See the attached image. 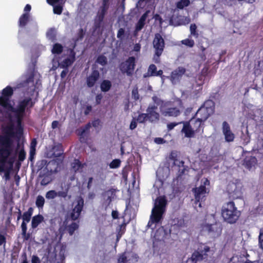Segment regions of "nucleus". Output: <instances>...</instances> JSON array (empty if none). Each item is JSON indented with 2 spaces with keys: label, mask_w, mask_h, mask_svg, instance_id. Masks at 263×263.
Here are the masks:
<instances>
[{
  "label": "nucleus",
  "mask_w": 263,
  "mask_h": 263,
  "mask_svg": "<svg viewBox=\"0 0 263 263\" xmlns=\"http://www.w3.org/2000/svg\"><path fill=\"white\" fill-rule=\"evenodd\" d=\"M206 228L209 232L217 234V235L220 234L222 231L221 225L217 223L208 224Z\"/></svg>",
  "instance_id": "26"
},
{
  "label": "nucleus",
  "mask_w": 263,
  "mask_h": 263,
  "mask_svg": "<svg viewBox=\"0 0 263 263\" xmlns=\"http://www.w3.org/2000/svg\"><path fill=\"white\" fill-rule=\"evenodd\" d=\"M76 53L72 49L70 51V57L64 59L60 63L59 66L62 68H68V67L72 65L75 61Z\"/></svg>",
  "instance_id": "20"
},
{
  "label": "nucleus",
  "mask_w": 263,
  "mask_h": 263,
  "mask_svg": "<svg viewBox=\"0 0 263 263\" xmlns=\"http://www.w3.org/2000/svg\"><path fill=\"white\" fill-rule=\"evenodd\" d=\"M86 33V29L80 28L79 29L76 36V41H81L84 38V36Z\"/></svg>",
  "instance_id": "41"
},
{
  "label": "nucleus",
  "mask_w": 263,
  "mask_h": 263,
  "mask_svg": "<svg viewBox=\"0 0 263 263\" xmlns=\"http://www.w3.org/2000/svg\"><path fill=\"white\" fill-rule=\"evenodd\" d=\"M111 86V82L109 80H104L100 84V88L102 91L107 92L110 89Z\"/></svg>",
  "instance_id": "31"
},
{
  "label": "nucleus",
  "mask_w": 263,
  "mask_h": 263,
  "mask_svg": "<svg viewBox=\"0 0 263 263\" xmlns=\"http://www.w3.org/2000/svg\"><path fill=\"white\" fill-rule=\"evenodd\" d=\"M162 114L165 117H177L179 116L181 111L177 107H170L165 110H161Z\"/></svg>",
  "instance_id": "21"
},
{
  "label": "nucleus",
  "mask_w": 263,
  "mask_h": 263,
  "mask_svg": "<svg viewBox=\"0 0 263 263\" xmlns=\"http://www.w3.org/2000/svg\"><path fill=\"white\" fill-rule=\"evenodd\" d=\"M210 182L208 178H203L201 180V184L198 187L193 188L192 192L194 194L195 203H199V206H201V202L205 200L206 196L209 193V190L206 186H210Z\"/></svg>",
  "instance_id": "5"
},
{
  "label": "nucleus",
  "mask_w": 263,
  "mask_h": 263,
  "mask_svg": "<svg viewBox=\"0 0 263 263\" xmlns=\"http://www.w3.org/2000/svg\"><path fill=\"white\" fill-rule=\"evenodd\" d=\"M79 228V225L76 222H72L67 227V230L70 235H72L74 231Z\"/></svg>",
  "instance_id": "37"
},
{
  "label": "nucleus",
  "mask_w": 263,
  "mask_h": 263,
  "mask_svg": "<svg viewBox=\"0 0 263 263\" xmlns=\"http://www.w3.org/2000/svg\"><path fill=\"white\" fill-rule=\"evenodd\" d=\"M221 215L224 221L233 224L238 220L240 212L237 210L233 201H229L222 206Z\"/></svg>",
  "instance_id": "4"
},
{
  "label": "nucleus",
  "mask_w": 263,
  "mask_h": 263,
  "mask_svg": "<svg viewBox=\"0 0 263 263\" xmlns=\"http://www.w3.org/2000/svg\"><path fill=\"white\" fill-rule=\"evenodd\" d=\"M152 100L157 105H159L162 102V101L156 96H153Z\"/></svg>",
  "instance_id": "56"
},
{
  "label": "nucleus",
  "mask_w": 263,
  "mask_h": 263,
  "mask_svg": "<svg viewBox=\"0 0 263 263\" xmlns=\"http://www.w3.org/2000/svg\"><path fill=\"white\" fill-rule=\"evenodd\" d=\"M157 71V67L155 64H151L147 70V76H155V74Z\"/></svg>",
  "instance_id": "38"
},
{
  "label": "nucleus",
  "mask_w": 263,
  "mask_h": 263,
  "mask_svg": "<svg viewBox=\"0 0 263 263\" xmlns=\"http://www.w3.org/2000/svg\"><path fill=\"white\" fill-rule=\"evenodd\" d=\"M26 153L25 151L24 147L20 149L17 153V160L20 161H24L26 159Z\"/></svg>",
  "instance_id": "39"
},
{
  "label": "nucleus",
  "mask_w": 263,
  "mask_h": 263,
  "mask_svg": "<svg viewBox=\"0 0 263 263\" xmlns=\"http://www.w3.org/2000/svg\"><path fill=\"white\" fill-rule=\"evenodd\" d=\"M182 43L188 47H193L194 46L195 42L194 40L186 39L182 41Z\"/></svg>",
  "instance_id": "48"
},
{
  "label": "nucleus",
  "mask_w": 263,
  "mask_h": 263,
  "mask_svg": "<svg viewBox=\"0 0 263 263\" xmlns=\"http://www.w3.org/2000/svg\"><path fill=\"white\" fill-rule=\"evenodd\" d=\"M121 160L118 159L113 160L109 164V167L111 168H118L121 165Z\"/></svg>",
  "instance_id": "43"
},
{
  "label": "nucleus",
  "mask_w": 263,
  "mask_h": 263,
  "mask_svg": "<svg viewBox=\"0 0 263 263\" xmlns=\"http://www.w3.org/2000/svg\"><path fill=\"white\" fill-rule=\"evenodd\" d=\"M45 203V199L44 198L41 196V195H38L36 197V201H35V205L36 206L40 209H42L44 206Z\"/></svg>",
  "instance_id": "35"
},
{
  "label": "nucleus",
  "mask_w": 263,
  "mask_h": 263,
  "mask_svg": "<svg viewBox=\"0 0 263 263\" xmlns=\"http://www.w3.org/2000/svg\"><path fill=\"white\" fill-rule=\"evenodd\" d=\"M178 154L176 151H172L169 156L170 160L173 161V164L177 166L178 167L182 166L184 164V162L182 160L179 161L177 159Z\"/></svg>",
  "instance_id": "24"
},
{
  "label": "nucleus",
  "mask_w": 263,
  "mask_h": 263,
  "mask_svg": "<svg viewBox=\"0 0 263 263\" xmlns=\"http://www.w3.org/2000/svg\"><path fill=\"white\" fill-rule=\"evenodd\" d=\"M149 11H147L142 14L136 26V30L138 31L141 30L145 24V21L147 17Z\"/></svg>",
  "instance_id": "27"
},
{
  "label": "nucleus",
  "mask_w": 263,
  "mask_h": 263,
  "mask_svg": "<svg viewBox=\"0 0 263 263\" xmlns=\"http://www.w3.org/2000/svg\"><path fill=\"white\" fill-rule=\"evenodd\" d=\"M180 124V122H171L167 124V128L168 131L172 130L176 126Z\"/></svg>",
  "instance_id": "55"
},
{
  "label": "nucleus",
  "mask_w": 263,
  "mask_h": 263,
  "mask_svg": "<svg viewBox=\"0 0 263 263\" xmlns=\"http://www.w3.org/2000/svg\"><path fill=\"white\" fill-rule=\"evenodd\" d=\"M165 45V41L162 35L159 33H155L153 41V47L154 49L153 60L155 63L160 62V57L164 51Z\"/></svg>",
  "instance_id": "7"
},
{
  "label": "nucleus",
  "mask_w": 263,
  "mask_h": 263,
  "mask_svg": "<svg viewBox=\"0 0 263 263\" xmlns=\"http://www.w3.org/2000/svg\"><path fill=\"white\" fill-rule=\"evenodd\" d=\"M44 221V217L43 215L39 214L34 216L31 220V228L34 229L36 228L38 226Z\"/></svg>",
  "instance_id": "29"
},
{
  "label": "nucleus",
  "mask_w": 263,
  "mask_h": 263,
  "mask_svg": "<svg viewBox=\"0 0 263 263\" xmlns=\"http://www.w3.org/2000/svg\"><path fill=\"white\" fill-rule=\"evenodd\" d=\"M243 263H263V262L260 259L252 261L249 259H247Z\"/></svg>",
  "instance_id": "63"
},
{
  "label": "nucleus",
  "mask_w": 263,
  "mask_h": 263,
  "mask_svg": "<svg viewBox=\"0 0 263 263\" xmlns=\"http://www.w3.org/2000/svg\"><path fill=\"white\" fill-rule=\"evenodd\" d=\"M227 192L229 198L233 200L240 198L242 195L241 187L234 182H230L228 184Z\"/></svg>",
  "instance_id": "10"
},
{
  "label": "nucleus",
  "mask_w": 263,
  "mask_h": 263,
  "mask_svg": "<svg viewBox=\"0 0 263 263\" xmlns=\"http://www.w3.org/2000/svg\"><path fill=\"white\" fill-rule=\"evenodd\" d=\"M29 14L28 13H23L18 20V25L21 27H24L29 21Z\"/></svg>",
  "instance_id": "30"
},
{
  "label": "nucleus",
  "mask_w": 263,
  "mask_h": 263,
  "mask_svg": "<svg viewBox=\"0 0 263 263\" xmlns=\"http://www.w3.org/2000/svg\"><path fill=\"white\" fill-rule=\"evenodd\" d=\"M96 62L102 66H105L107 64V59L105 56L100 55L97 58Z\"/></svg>",
  "instance_id": "40"
},
{
  "label": "nucleus",
  "mask_w": 263,
  "mask_h": 263,
  "mask_svg": "<svg viewBox=\"0 0 263 263\" xmlns=\"http://www.w3.org/2000/svg\"><path fill=\"white\" fill-rule=\"evenodd\" d=\"M222 133L224 136L226 141L230 142L234 141L235 135L231 130L230 126L226 121L222 123Z\"/></svg>",
  "instance_id": "17"
},
{
  "label": "nucleus",
  "mask_w": 263,
  "mask_h": 263,
  "mask_svg": "<svg viewBox=\"0 0 263 263\" xmlns=\"http://www.w3.org/2000/svg\"><path fill=\"white\" fill-rule=\"evenodd\" d=\"M28 222H26V221L23 220L21 226V228L22 229L21 235H22V238L23 239L24 241L28 240L31 237V234L27 232V224Z\"/></svg>",
  "instance_id": "23"
},
{
  "label": "nucleus",
  "mask_w": 263,
  "mask_h": 263,
  "mask_svg": "<svg viewBox=\"0 0 263 263\" xmlns=\"http://www.w3.org/2000/svg\"><path fill=\"white\" fill-rule=\"evenodd\" d=\"M167 202L165 196H160L156 199L154 208L165 211Z\"/></svg>",
  "instance_id": "19"
},
{
  "label": "nucleus",
  "mask_w": 263,
  "mask_h": 263,
  "mask_svg": "<svg viewBox=\"0 0 263 263\" xmlns=\"http://www.w3.org/2000/svg\"><path fill=\"white\" fill-rule=\"evenodd\" d=\"M91 125L88 123L84 126H82L77 129L76 133L80 137V141L82 143H86L89 136V131Z\"/></svg>",
  "instance_id": "14"
},
{
  "label": "nucleus",
  "mask_w": 263,
  "mask_h": 263,
  "mask_svg": "<svg viewBox=\"0 0 263 263\" xmlns=\"http://www.w3.org/2000/svg\"><path fill=\"white\" fill-rule=\"evenodd\" d=\"M137 124L136 121L135 119H133L130 124L129 128L131 130H133L137 127Z\"/></svg>",
  "instance_id": "58"
},
{
  "label": "nucleus",
  "mask_w": 263,
  "mask_h": 263,
  "mask_svg": "<svg viewBox=\"0 0 263 263\" xmlns=\"http://www.w3.org/2000/svg\"><path fill=\"white\" fill-rule=\"evenodd\" d=\"M63 50V46L59 43H55L53 45L51 52L53 54H61Z\"/></svg>",
  "instance_id": "33"
},
{
  "label": "nucleus",
  "mask_w": 263,
  "mask_h": 263,
  "mask_svg": "<svg viewBox=\"0 0 263 263\" xmlns=\"http://www.w3.org/2000/svg\"><path fill=\"white\" fill-rule=\"evenodd\" d=\"M100 78V72L96 67L93 66L91 73L86 77V79L87 86L89 88L93 87L97 82L99 80Z\"/></svg>",
  "instance_id": "12"
},
{
  "label": "nucleus",
  "mask_w": 263,
  "mask_h": 263,
  "mask_svg": "<svg viewBox=\"0 0 263 263\" xmlns=\"http://www.w3.org/2000/svg\"><path fill=\"white\" fill-rule=\"evenodd\" d=\"M35 149H30L29 151V159L31 161L34 159V155H35Z\"/></svg>",
  "instance_id": "57"
},
{
  "label": "nucleus",
  "mask_w": 263,
  "mask_h": 263,
  "mask_svg": "<svg viewBox=\"0 0 263 263\" xmlns=\"http://www.w3.org/2000/svg\"><path fill=\"white\" fill-rule=\"evenodd\" d=\"M185 72L186 69L183 67H178L177 69L173 70L170 77V80L172 84H176L177 83L179 82Z\"/></svg>",
  "instance_id": "13"
},
{
  "label": "nucleus",
  "mask_w": 263,
  "mask_h": 263,
  "mask_svg": "<svg viewBox=\"0 0 263 263\" xmlns=\"http://www.w3.org/2000/svg\"><path fill=\"white\" fill-rule=\"evenodd\" d=\"M74 208L72 209L69 214H67V219L70 218L71 220L76 221L78 219L83 211L84 201L83 198L81 196L78 197L73 202Z\"/></svg>",
  "instance_id": "8"
},
{
  "label": "nucleus",
  "mask_w": 263,
  "mask_h": 263,
  "mask_svg": "<svg viewBox=\"0 0 263 263\" xmlns=\"http://www.w3.org/2000/svg\"><path fill=\"white\" fill-rule=\"evenodd\" d=\"M128 259L125 255V252L121 254L118 259V263H127Z\"/></svg>",
  "instance_id": "47"
},
{
  "label": "nucleus",
  "mask_w": 263,
  "mask_h": 263,
  "mask_svg": "<svg viewBox=\"0 0 263 263\" xmlns=\"http://www.w3.org/2000/svg\"><path fill=\"white\" fill-rule=\"evenodd\" d=\"M165 211L154 208L152 209L150 217V220L148 222L147 226L151 227L153 223H158L162 218V216Z\"/></svg>",
  "instance_id": "15"
},
{
  "label": "nucleus",
  "mask_w": 263,
  "mask_h": 263,
  "mask_svg": "<svg viewBox=\"0 0 263 263\" xmlns=\"http://www.w3.org/2000/svg\"><path fill=\"white\" fill-rule=\"evenodd\" d=\"M72 167L73 170L75 172H77L80 168L82 167V165L81 162L79 160L76 159L74 160V161L72 164Z\"/></svg>",
  "instance_id": "45"
},
{
  "label": "nucleus",
  "mask_w": 263,
  "mask_h": 263,
  "mask_svg": "<svg viewBox=\"0 0 263 263\" xmlns=\"http://www.w3.org/2000/svg\"><path fill=\"white\" fill-rule=\"evenodd\" d=\"M257 162V159L255 157H246L244 159L243 165L248 169H251L254 166Z\"/></svg>",
  "instance_id": "25"
},
{
  "label": "nucleus",
  "mask_w": 263,
  "mask_h": 263,
  "mask_svg": "<svg viewBox=\"0 0 263 263\" xmlns=\"http://www.w3.org/2000/svg\"><path fill=\"white\" fill-rule=\"evenodd\" d=\"M196 29L197 26L195 24H192L190 25L191 34L196 37H197L198 36V33L196 31Z\"/></svg>",
  "instance_id": "49"
},
{
  "label": "nucleus",
  "mask_w": 263,
  "mask_h": 263,
  "mask_svg": "<svg viewBox=\"0 0 263 263\" xmlns=\"http://www.w3.org/2000/svg\"><path fill=\"white\" fill-rule=\"evenodd\" d=\"M214 251L210 247L205 244H201L194 251L191 258L194 263L201 261H204L205 263H214Z\"/></svg>",
  "instance_id": "3"
},
{
  "label": "nucleus",
  "mask_w": 263,
  "mask_h": 263,
  "mask_svg": "<svg viewBox=\"0 0 263 263\" xmlns=\"http://www.w3.org/2000/svg\"><path fill=\"white\" fill-rule=\"evenodd\" d=\"M31 263H41V260L37 256L33 255L31 258Z\"/></svg>",
  "instance_id": "60"
},
{
  "label": "nucleus",
  "mask_w": 263,
  "mask_h": 263,
  "mask_svg": "<svg viewBox=\"0 0 263 263\" xmlns=\"http://www.w3.org/2000/svg\"><path fill=\"white\" fill-rule=\"evenodd\" d=\"M63 145L61 143H58L54 145L50 152L51 154L48 157L49 158H57L62 156L63 154Z\"/></svg>",
  "instance_id": "22"
},
{
  "label": "nucleus",
  "mask_w": 263,
  "mask_h": 263,
  "mask_svg": "<svg viewBox=\"0 0 263 263\" xmlns=\"http://www.w3.org/2000/svg\"><path fill=\"white\" fill-rule=\"evenodd\" d=\"M139 123H144L148 121L147 116L146 113L139 114L136 119Z\"/></svg>",
  "instance_id": "36"
},
{
  "label": "nucleus",
  "mask_w": 263,
  "mask_h": 263,
  "mask_svg": "<svg viewBox=\"0 0 263 263\" xmlns=\"http://www.w3.org/2000/svg\"><path fill=\"white\" fill-rule=\"evenodd\" d=\"M190 4V0H180L176 4V6L177 9H183L184 7L189 6Z\"/></svg>",
  "instance_id": "34"
},
{
  "label": "nucleus",
  "mask_w": 263,
  "mask_h": 263,
  "mask_svg": "<svg viewBox=\"0 0 263 263\" xmlns=\"http://www.w3.org/2000/svg\"><path fill=\"white\" fill-rule=\"evenodd\" d=\"M215 111V103L211 100L205 101L198 109L195 116L197 118L204 122Z\"/></svg>",
  "instance_id": "6"
},
{
  "label": "nucleus",
  "mask_w": 263,
  "mask_h": 263,
  "mask_svg": "<svg viewBox=\"0 0 263 263\" xmlns=\"http://www.w3.org/2000/svg\"><path fill=\"white\" fill-rule=\"evenodd\" d=\"M36 144H37L36 140L35 138L33 139L30 143V149H35Z\"/></svg>",
  "instance_id": "62"
},
{
  "label": "nucleus",
  "mask_w": 263,
  "mask_h": 263,
  "mask_svg": "<svg viewBox=\"0 0 263 263\" xmlns=\"http://www.w3.org/2000/svg\"><path fill=\"white\" fill-rule=\"evenodd\" d=\"M191 127L195 134L201 135L203 133L204 122L198 119L192 117L190 120Z\"/></svg>",
  "instance_id": "16"
},
{
  "label": "nucleus",
  "mask_w": 263,
  "mask_h": 263,
  "mask_svg": "<svg viewBox=\"0 0 263 263\" xmlns=\"http://www.w3.org/2000/svg\"><path fill=\"white\" fill-rule=\"evenodd\" d=\"M13 92L14 89L10 86H7L4 88L2 91V96H0V106L6 110L10 119H12V116L10 113L8 112H12L14 114V118L18 127L17 133L21 135L23 133V128L21 124L25 116L26 109V108L27 110L28 109V108H27L28 106H29V108L33 107L35 104V102L33 101L30 97L25 98L19 101L16 107H14L11 104L10 100ZM2 109L0 108V114H2Z\"/></svg>",
  "instance_id": "1"
},
{
  "label": "nucleus",
  "mask_w": 263,
  "mask_h": 263,
  "mask_svg": "<svg viewBox=\"0 0 263 263\" xmlns=\"http://www.w3.org/2000/svg\"><path fill=\"white\" fill-rule=\"evenodd\" d=\"M116 190L114 189H110L106 192V194L107 195V198L105 199V203L106 204V208L110 205L112 199L116 195Z\"/></svg>",
  "instance_id": "28"
},
{
  "label": "nucleus",
  "mask_w": 263,
  "mask_h": 263,
  "mask_svg": "<svg viewBox=\"0 0 263 263\" xmlns=\"http://www.w3.org/2000/svg\"><path fill=\"white\" fill-rule=\"evenodd\" d=\"M186 170V167L184 165V164L182 166L179 167L178 170V177H181L184 174L185 171Z\"/></svg>",
  "instance_id": "54"
},
{
  "label": "nucleus",
  "mask_w": 263,
  "mask_h": 263,
  "mask_svg": "<svg viewBox=\"0 0 263 263\" xmlns=\"http://www.w3.org/2000/svg\"><path fill=\"white\" fill-rule=\"evenodd\" d=\"M125 36V30L124 28H120L117 32V36L120 40H122Z\"/></svg>",
  "instance_id": "52"
},
{
  "label": "nucleus",
  "mask_w": 263,
  "mask_h": 263,
  "mask_svg": "<svg viewBox=\"0 0 263 263\" xmlns=\"http://www.w3.org/2000/svg\"><path fill=\"white\" fill-rule=\"evenodd\" d=\"M258 244L260 248L263 251V228H261L259 231Z\"/></svg>",
  "instance_id": "46"
},
{
  "label": "nucleus",
  "mask_w": 263,
  "mask_h": 263,
  "mask_svg": "<svg viewBox=\"0 0 263 263\" xmlns=\"http://www.w3.org/2000/svg\"><path fill=\"white\" fill-rule=\"evenodd\" d=\"M58 196V193L54 190H50L48 191L45 197L48 199H53Z\"/></svg>",
  "instance_id": "42"
},
{
  "label": "nucleus",
  "mask_w": 263,
  "mask_h": 263,
  "mask_svg": "<svg viewBox=\"0 0 263 263\" xmlns=\"http://www.w3.org/2000/svg\"><path fill=\"white\" fill-rule=\"evenodd\" d=\"M157 109V106L155 105H149L147 107L146 114L149 122L156 123L160 120V115Z\"/></svg>",
  "instance_id": "11"
},
{
  "label": "nucleus",
  "mask_w": 263,
  "mask_h": 263,
  "mask_svg": "<svg viewBox=\"0 0 263 263\" xmlns=\"http://www.w3.org/2000/svg\"><path fill=\"white\" fill-rule=\"evenodd\" d=\"M0 173L4 172V178L7 181L10 179L15 156H12V150L8 140L0 141Z\"/></svg>",
  "instance_id": "2"
},
{
  "label": "nucleus",
  "mask_w": 263,
  "mask_h": 263,
  "mask_svg": "<svg viewBox=\"0 0 263 263\" xmlns=\"http://www.w3.org/2000/svg\"><path fill=\"white\" fill-rule=\"evenodd\" d=\"M53 12L54 14L60 15L63 11V7L61 5H56L53 7Z\"/></svg>",
  "instance_id": "51"
},
{
  "label": "nucleus",
  "mask_w": 263,
  "mask_h": 263,
  "mask_svg": "<svg viewBox=\"0 0 263 263\" xmlns=\"http://www.w3.org/2000/svg\"><path fill=\"white\" fill-rule=\"evenodd\" d=\"M47 36L50 40H51L52 41H54L55 40L56 35L54 33V30L52 29L49 30L47 32Z\"/></svg>",
  "instance_id": "50"
},
{
  "label": "nucleus",
  "mask_w": 263,
  "mask_h": 263,
  "mask_svg": "<svg viewBox=\"0 0 263 263\" xmlns=\"http://www.w3.org/2000/svg\"><path fill=\"white\" fill-rule=\"evenodd\" d=\"M106 13V12H105V9L100 10L98 13L97 19L96 20L99 21L100 22H102L104 18Z\"/></svg>",
  "instance_id": "44"
},
{
  "label": "nucleus",
  "mask_w": 263,
  "mask_h": 263,
  "mask_svg": "<svg viewBox=\"0 0 263 263\" xmlns=\"http://www.w3.org/2000/svg\"><path fill=\"white\" fill-rule=\"evenodd\" d=\"M136 66V58L134 57H128L124 62L119 65V68L122 73H126L128 76H132Z\"/></svg>",
  "instance_id": "9"
},
{
  "label": "nucleus",
  "mask_w": 263,
  "mask_h": 263,
  "mask_svg": "<svg viewBox=\"0 0 263 263\" xmlns=\"http://www.w3.org/2000/svg\"><path fill=\"white\" fill-rule=\"evenodd\" d=\"M180 123L183 124V126L181 132L184 134L185 137L187 138L194 137L196 134L193 131L191 123L189 121H181Z\"/></svg>",
  "instance_id": "18"
},
{
  "label": "nucleus",
  "mask_w": 263,
  "mask_h": 263,
  "mask_svg": "<svg viewBox=\"0 0 263 263\" xmlns=\"http://www.w3.org/2000/svg\"><path fill=\"white\" fill-rule=\"evenodd\" d=\"M103 96L101 93L98 94L96 96V102L97 104H99L101 103V100L102 99Z\"/></svg>",
  "instance_id": "61"
},
{
  "label": "nucleus",
  "mask_w": 263,
  "mask_h": 263,
  "mask_svg": "<svg viewBox=\"0 0 263 263\" xmlns=\"http://www.w3.org/2000/svg\"><path fill=\"white\" fill-rule=\"evenodd\" d=\"M64 69L61 73V77L62 79H64L66 76L68 72V68H64Z\"/></svg>",
  "instance_id": "64"
},
{
  "label": "nucleus",
  "mask_w": 263,
  "mask_h": 263,
  "mask_svg": "<svg viewBox=\"0 0 263 263\" xmlns=\"http://www.w3.org/2000/svg\"><path fill=\"white\" fill-rule=\"evenodd\" d=\"M34 80V75L33 74H30L24 81V83L26 84H28L30 82H33Z\"/></svg>",
  "instance_id": "59"
},
{
  "label": "nucleus",
  "mask_w": 263,
  "mask_h": 263,
  "mask_svg": "<svg viewBox=\"0 0 263 263\" xmlns=\"http://www.w3.org/2000/svg\"><path fill=\"white\" fill-rule=\"evenodd\" d=\"M33 212V209L31 207H30L26 212L23 213L22 218L23 220L26 222H29L31 218Z\"/></svg>",
  "instance_id": "32"
},
{
  "label": "nucleus",
  "mask_w": 263,
  "mask_h": 263,
  "mask_svg": "<svg viewBox=\"0 0 263 263\" xmlns=\"http://www.w3.org/2000/svg\"><path fill=\"white\" fill-rule=\"evenodd\" d=\"M132 98L135 100H138L139 99V95L138 93V89L137 87L134 88L132 92Z\"/></svg>",
  "instance_id": "53"
}]
</instances>
